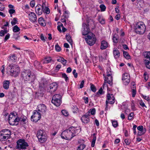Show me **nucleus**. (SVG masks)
I'll list each match as a JSON object with an SVG mask.
<instances>
[{"label": "nucleus", "mask_w": 150, "mask_h": 150, "mask_svg": "<svg viewBox=\"0 0 150 150\" xmlns=\"http://www.w3.org/2000/svg\"><path fill=\"white\" fill-rule=\"evenodd\" d=\"M61 99L62 96L60 95L56 94L53 96L51 102L56 106H59L62 103Z\"/></svg>", "instance_id": "423d86ee"}, {"label": "nucleus", "mask_w": 150, "mask_h": 150, "mask_svg": "<svg viewBox=\"0 0 150 150\" xmlns=\"http://www.w3.org/2000/svg\"><path fill=\"white\" fill-rule=\"evenodd\" d=\"M137 129L140 132L144 131V129H143V127L142 126H139L137 127Z\"/></svg>", "instance_id": "6e6d98bb"}, {"label": "nucleus", "mask_w": 150, "mask_h": 150, "mask_svg": "<svg viewBox=\"0 0 150 150\" xmlns=\"http://www.w3.org/2000/svg\"><path fill=\"white\" fill-rule=\"evenodd\" d=\"M27 143L25 142L24 140L20 139L17 142L16 147L18 150H23L26 149V147L28 146Z\"/></svg>", "instance_id": "39448f33"}, {"label": "nucleus", "mask_w": 150, "mask_h": 150, "mask_svg": "<svg viewBox=\"0 0 150 150\" xmlns=\"http://www.w3.org/2000/svg\"><path fill=\"white\" fill-rule=\"evenodd\" d=\"M134 102V101L133 100H132V103H131V107L132 109L133 110H136V108L135 107V104Z\"/></svg>", "instance_id": "49530a36"}, {"label": "nucleus", "mask_w": 150, "mask_h": 150, "mask_svg": "<svg viewBox=\"0 0 150 150\" xmlns=\"http://www.w3.org/2000/svg\"><path fill=\"white\" fill-rule=\"evenodd\" d=\"M1 28L4 29V30H1L0 31V37L4 36L8 32L6 28H5L4 27H2Z\"/></svg>", "instance_id": "393cba45"}, {"label": "nucleus", "mask_w": 150, "mask_h": 150, "mask_svg": "<svg viewBox=\"0 0 150 150\" xmlns=\"http://www.w3.org/2000/svg\"><path fill=\"white\" fill-rule=\"evenodd\" d=\"M44 21V18L42 17L38 19V22L39 24L44 27L46 25L45 23H43Z\"/></svg>", "instance_id": "a878e982"}, {"label": "nucleus", "mask_w": 150, "mask_h": 150, "mask_svg": "<svg viewBox=\"0 0 150 150\" xmlns=\"http://www.w3.org/2000/svg\"><path fill=\"white\" fill-rule=\"evenodd\" d=\"M84 81L83 80L81 82V83L80 85V88H82L83 87V85L84 84Z\"/></svg>", "instance_id": "338daca9"}, {"label": "nucleus", "mask_w": 150, "mask_h": 150, "mask_svg": "<svg viewBox=\"0 0 150 150\" xmlns=\"http://www.w3.org/2000/svg\"><path fill=\"white\" fill-rule=\"evenodd\" d=\"M82 122L84 123H87L89 121V117L83 116L81 118Z\"/></svg>", "instance_id": "c85d7f7f"}, {"label": "nucleus", "mask_w": 150, "mask_h": 150, "mask_svg": "<svg viewBox=\"0 0 150 150\" xmlns=\"http://www.w3.org/2000/svg\"><path fill=\"white\" fill-rule=\"evenodd\" d=\"M144 56L145 58L144 60H150V52H146L144 53Z\"/></svg>", "instance_id": "5701e85b"}, {"label": "nucleus", "mask_w": 150, "mask_h": 150, "mask_svg": "<svg viewBox=\"0 0 150 150\" xmlns=\"http://www.w3.org/2000/svg\"><path fill=\"white\" fill-rule=\"evenodd\" d=\"M66 38H67V40L68 41L70 44L72 45L73 42L72 39H71V36L69 34L68 35H66Z\"/></svg>", "instance_id": "2f4dec72"}, {"label": "nucleus", "mask_w": 150, "mask_h": 150, "mask_svg": "<svg viewBox=\"0 0 150 150\" xmlns=\"http://www.w3.org/2000/svg\"><path fill=\"white\" fill-rule=\"evenodd\" d=\"M84 100V103L86 104H87L88 103V97H83V98Z\"/></svg>", "instance_id": "680f3d73"}, {"label": "nucleus", "mask_w": 150, "mask_h": 150, "mask_svg": "<svg viewBox=\"0 0 150 150\" xmlns=\"http://www.w3.org/2000/svg\"><path fill=\"white\" fill-rule=\"evenodd\" d=\"M113 53L115 58L117 59L120 56V53L119 50L116 48L113 51Z\"/></svg>", "instance_id": "412c9836"}, {"label": "nucleus", "mask_w": 150, "mask_h": 150, "mask_svg": "<svg viewBox=\"0 0 150 150\" xmlns=\"http://www.w3.org/2000/svg\"><path fill=\"white\" fill-rule=\"evenodd\" d=\"M39 6H41L40 4H38L35 7V11L36 13L40 15H41L42 13L43 10L40 9L39 7Z\"/></svg>", "instance_id": "f3484780"}, {"label": "nucleus", "mask_w": 150, "mask_h": 150, "mask_svg": "<svg viewBox=\"0 0 150 150\" xmlns=\"http://www.w3.org/2000/svg\"><path fill=\"white\" fill-rule=\"evenodd\" d=\"M96 139V137L94 136L93 137V139L91 142V146L92 147H93L94 146L95 142Z\"/></svg>", "instance_id": "79ce46f5"}, {"label": "nucleus", "mask_w": 150, "mask_h": 150, "mask_svg": "<svg viewBox=\"0 0 150 150\" xmlns=\"http://www.w3.org/2000/svg\"><path fill=\"white\" fill-rule=\"evenodd\" d=\"M55 50L57 52H59L61 50V48L58 44L56 45L55 46Z\"/></svg>", "instance_id": "864d4df0"}, {"label": "nucleus", "mask_w": 150, "mask_h": 150, "mask_svg": "<svg viewBox=\"0 0 150 150\" xmlns=\"http://www.w3.org/2000/svg\"><path fill=\"white\" fill-rule=\"evenodd\" d=\"M133 88L132 89V97H134L136 94V90L135 89H134V87H133Z\"/></svg>", "instance_id": "5fc2aeb1"}, {"label": "nucleus", "mask_w": 150, "mask_h": 150, "mask_svg": "<svg viewBox=\"0 0 150 150\" xmlns=\"http://www.w3.org/2000/svg\"><path fill=\"white\" fill-rule=\"evenodd\" d=\"M52 60V59L51 57H47L45 58V59L42 61L43 63L44 64H47L50 62Z\"/></svg>", "instance_id": "c756f323"}, {"label": "nucleus", "mask_w": 150, "mask_h": 150, "mask_svg": "<svg viewBox=\"0 0 150 150\" xmlns=\"http://www.w3.org/2000/svg\"><path fill=\"white\" fill-rule=\"evenodd\" d=\"M91 90L94 92H95L96 91V87L93 84L91 83Z\"/></svg>", "instance_id": "4c0bfd02"}, {"label": "nucleus", "mask_w": 150, "mask_h": 150, "mask_svg": "<svg viewBox=\"0 0 150 150\" xmlns=\"http://www.w3.org/2000/svg\"><path fill=\"white\" fill-rule=\"evenodd\" d=\"M10 137L5 135L3 133L0 132V141H5L8 139Z\"/></svg>", "instance_id": "aec40b11"}, {"label": "nucleus", "mask_w": 150, "mask_h": 150, "mask_svg": "<svg viewBox=\"0 0 150 150\" xmlns=\"http://www.w3.org/2000/svg\"><path fill=\"white\" fill-rule=\"evenodd\" d=\"M113 42L115 43H116L118 42V39L117 38L113 36Z\"/></svg>", "instance_id": "0e129e2a"}, {"label": "nucleus", "mask_w": 150, "mask_h": 150, "mask_svg": "<svg viewBox=\"0 0 150 150\" xmlns=\"http://www.w3.org/2000/svg\"><path fill=\"white\" fill-rule=\"evenodd\" d=\"M71 129L70 127L68 129L63 131L61 134L62 138L69 140L76 136V135H73V133L71 132Z\"/></svg>", "instance_id": "f03ea898"}, {"label": "nucleus", "mask_w": 150, "mask_h": 150, "mask_svg": "<svg viewBox=\"0 0 150 150\" xmlns=\"http://www.w3.org/2000/svg\"><path fill=\"white\" fill-rule=\"evenodd\" d=\"M41 118L40 113L37 110H35L33 112V115L31 116V121L36 122L39 120Z\"/></svg>", "instance_id": "6e6552de"}, {"label": "nucleus", "mask_w": 150, "mask_h": 150, "mask_svg": "<svg viewBox=\"0 0 150 150\" xmlns=\"http://www.w3.org/2000/svg\"><path fill=\"white\" fill-rule=\"evenodd\" d=\"M45 9L43 10V12H45L47 14H49L50 13V10L49 8L47 7H45Z\"/></svg>", "instance_id": "8fccbe9b"}, {"label": "nucleus", "mask_w": 150, "mask_h": 150, "mask_svg": "<svg viewBox=\"0 0 150 150\" xmlns=\"http://www.w3.org/2000/svg\"><path fill=\"white\" fill-rule=\"evenodd\" d=\"M83 30L82 31L83 35H87L90 32L89 25H87L85 23H83Z\"/></svg>", "instance_id": "9d476101"}, {"label": "nucleus", "mask_w": 150, "mask_h": 150, "mask_svg": "<svg viewBox=\"0 0 150 150\" xmlns=\"http://www.w3.org/2000/svg\"><path fill=\"white\" fill-rule=\"evenodd\" d=\"M57 61L62 62L64 65H65L67 61L63 57H61L57 59Z\"/></svg>", "instance_id": "7c9ffc66"}, {"label": "nucleus", "mask_w": 150, "mask_h": 150, "mask_svg": "<svg viewBox=\"0 0 150 150\" xmlns=\"http://www.w3.org/2000/svg\"><path fill=\"white\" fill-rule=\"evenodd\" d=\"M16 117H14L11 118H8V122L9 124L12 125H17V124H15V120Z\"/></svg>", "instance_id": "cd10ccee"}, {"label": "nucleus", "mask_w": 150, "mask_h": 150, "mask_svg": "<svg viewBox=\"0 0 150 150\" xmlns=\"http://www.w3.org/2000/svg\"><path fill=\"white\" fill-rule=\"evenodd\" d=\"M0 132L3 133L4 134V135H5L8 136V137H10L11 132L8 129H5L1 131Z\"/></svg>", "instance_id": "a211bd4d"}, {"label": "nucleus", "mask_w": 150, "mask_h": 150, "mask_svg": "<svg viewBox=\"0 0 150 150\" xmlns=\"http://www.w3.org/2000/svg\"><path fill=\"white\" fill-rule=\"evenodd\" d=\"M104 76L105 79H104V83L103 84V87H104L105 86V84L106 83H108L110 85V86H112V76H109V77H107L106 78L105 76Z\"/></svg>", "instance_id": "9b49d317"}, {"label": "nucleus", "mask_w": 150, "mask_h": 150, "mask_svg": "<svg viewBox=\"0 0 150 150\" xmlns=\"http://www.w3.org/2000/svg\"><path fill=\"white\" fill-rule=\"evenodd\" d=\"M139 104L142 107H145L146 108V107L145 105V104L142 100L140 101Z\"/></svg>", "instance_id": "774afa93"}, {"label": "nucleus", "mask_w": 150, "mask_h": 150, "mask_svg": "<svg viewBox=\"0 0 150 150\" xmlns=\"http://www.w3.org/2000/svg\"><path fill=\"white\" fill-rule=\"evenodd\" d=\"M98 20L99 22L102 24H104L105 23V20L103 18L101 19L100 18H98Z\"/></svg>", "instance_id": "3c124183"}, {"label": "nucleus", "mask_w": 150, "mask_h": 150, "mask_svg": "<svg viewBox=\"0 0 150 150\" xmlns=\"http://www.w3.org/2000/svg\"><path fill=\"white\" fill-rule=\"evenodd\" d=\"M62 77L65 79V81H67L68 80V77L67 76V75L65 73L62 74Z\"/></svg>", "instance_id": "de8ad7c7"}, {"label": "nucleus", "mask_w": 150, "mask_h": 150, "mask_svg": "<svg viewBox=\"0 0 150 150\" xmlns=\"http://www.w3.org/2000/svg\"><path fill=\"white\" fill-rule=\"evenodd\" d=\"M144 64L146 67L148 69H150V60H144Z\"/></svg>", "instance_id": "473e14b6"}, {"label": "nucleus", "mask_w": 150, "mask_h": 150, "mask_svg": "<svg viewBox=\"0 0 150 150\" xmlns=\"http://www.w3.org/2000/svg\"><path fill=\"white\" fill-rule=\"evenodd\" d=\"M46 108V107L44 104H40L38 106L37 111L43 113L45 112Z\"/></svg>", "instance_id": "ddd939ff"}, {"label": "nucleus", "mask_w": 150, "mask_h": 150, "mask_svg": "<svg viewBox=\"0 0 150 150\" xmlns=\"http://www.w3.org/2000/svg\"><path fill=\"white\" fill-rule=\"evenodd\" d=\"M100 49L103 50L105 49L108 47V42L105 40H103L101 42Z\"/></svg>", "instance_id": "dca6fc26"}, {"label": "nucleus", "mask_w": 150, "mask_h": 150, "mask_svg": "<svg viewBox=\"0 0 150 150\" xmlns=\"http://www.w3.org/2000/svg\"><path fill=\"white\" fill-rule=\"evenodd\" d=\"M62 114L66 116H67L68 115V112L65 110H62Z\"/></svg>", "instance_id": "603ef678"}, {"label": "nucleus", "mask_w": 150, "mask_h": 150, "mask_svg": "<svg viewBox=\"0 0 150 150\" xmlns=\"http://www.w3.org/2000/svg\"><path fill=\"white\" fill-rule=\"evenodd\" d=\"M128 77H129L128 76V74L127 73H125L123 74L122 77V80L123 81H125V80L128 78Z\"/></svg>", "instance_id": "58836bf2"}, {"label": "nucleus", "mask_w": 150, "mask_h": 150, "mask_svg": "<svg viewBox=\"0 0 150 150\" xmlns=\"http://www.w3.org/2000/svg\"><path fill=\"white\" fill-rule=\"evenodd\" d=\"M46 135V134L44 130H40L37 132V137H42L43 135Z\"/></svg>", "instance_id": "6ab92c4d"}, {"label": "nucleus", "mask_w": 150, "mask_h": 150, "mask_svg": "<svg viewBox=\"0 0 150 150\" xmlns=\"http://www.w3.org/2000/svg\"><path fill=\"white\" fill-rule=\"evenodd\" d=\"M47 83V82L45 79L42 78L41 79L40 85V88L39 89V90H42V92L41 93L43 92L44 90V88Z\"/></svg>", "instance_id": "1a4fd4ad"}, {"label": "nucleus", "mask_w": 150, "mask_h": 150, "mask_svg": "<svg viewBox=\"0 0 150 150\" xmlns=\"http://www.w3.org/2000/svg\"><path fill=\"white\" fill-rule=\"evenodd\" d=\"M10 35L9 33H8L5 36L4 39V41L6 42L9 38Z\"/></svg>", "instance_id": "bf43d9fd"}, {"label": "nucleus", "mask_w": 150, "mask_h": 150, "mask_svg": "<svg viewBox=\"0 0 150 150\" xmlns=\"http://www.w3.org/2000/svg\"><path fill=\"white\" fill-rule=\"evenodd\" d=\"M18 23L17 19L16 18H14L13 21H11V24L12 25H16Z\"/></svg>", "instance_id": "ea45409f"}, {"label": "nucleus", "mask_w": 150, "mask_h": 150, "mask_svg": "<svg viewBox=\"0 0 150 150\" xmlns=\"http://www.w3.org/2000/svg\"><path fill=\"white\" fill-rule=\"evenodd\" d=\"M125 85L128 84L130 82V77H128V78L123 81Z\"/></svg>", "instance_id": "c03bdc74"}, {"label": "nucleus", "mask_w": 150, "mask_h": 150, "mask_svg": "<svg viewBox=\"0 0 150 150\" xmlns=\"http://www.w3.org/2000/svg\"><path fill=\"white\" fill-rule=\"evenodd\" d=\"M30 20L32 22H35L37 20V17L35 14L33 12H30L29 14Z\"/></svg>", "instance_id": "4468645a"}, {"label": "nucleus", "mask_w": 150, "mask_h": 150, "mask_svg": "<svg viewBox=\"0 0 150 150\" xmlns=\"http://www.w3.org/2000/svg\"><path fill=\"white\" fill-rule=\"evenodd\" d=\"M13 30L14 32L16 33L20 30V29L17 25H16L13 27Z\"/></svg>", "instance_id": "72a5a7b5"}, {"label": "nucleus", "mask_w": 150, "mask_h": 150, "mask_svg": "<svg viewBox=\"0 0 150 150\" xmlns=\"http://www.w3.org/2000/svg\"><path fill=\"white\" fill-rule=\"evenodd\" d=\"M112 126L114 127H116L118 126V123L117 121H113L112 122Z\"/></svg>", "instance_id": "a18cd8bd"}, {"label": "nucleus", "mask_w": 150, "mask_h": 150, "mask_svg": "<svg viewBox=\"0 0 150 150\" xmlns=\"http://www.w3.org/2000/svg\"><path fill=\"white\" fill-rule=\"evenodd\" d=\"M20 34V33L19 34H16V33H14L13 34V38L15 39L16 40L18 39V38L20 37V36L19 34Z\"/></svg>", "instance_id": "37998d69"}, {"label": "nucleus", "mask_w": 150, "mask_h": 150, "mask_svg": "<svg viewBox=\"0 0 150 150\" xmlns=\"http://www.w3.org/2000/svg\"><path fill=\"white\" fill-rule=\"evenodd\" d=\"M10 83L9 81L8 80H6L4 81L3 83V87L6 89H8L9 87Z\"/></svg>", "instance_id": "bb28decb"}, {"label": "nucleus", "mask_w": 150, "mask_h": 150, "mask_svg": "<svg viewBox=\"0 0 150 150\" xmlns=\"http://www.w3.org/2000/svg\"><path fill=\"white\" fill-rule=\"evenodd\" d=\"M35 5V2L34 0H32L30 3V5L33 8Z\"/></svg>", "instance_id": "13d9d810"}, {"label": "nucleus", "mask_w": 150, "mask_h": 150, "mask_svg": "<svg viewBox=\"0 0 150 150\" xmlns=\"http://www.w3.org/2000/svg\"><path fill=\"white\" fill-rule=\"evenodd\" d=\"M123 55L124 57L127 59H129L130 58V56L127 52L124 51Z\"/></svg>", "instance_id": "c9c22d12"}, {"label": "nucleus", "mask_w": 150, "mask_h": 150, "mask_svg": "<svg viewBox=\"0 0 150 150\" xmlns=\"http://www.w3.org/2000/svg\"><path fill=\"white\" fill-rule=\"evenodd\" d=\"M71 132L73 133V135H76L80 131L79 129H77L76 128L74 127H70Z\"/></svg>", "instance_id": "4be33fe9"}, {"label": "nucleus", "mask_w": 150, "mask_h": 150, "mask_svg": "<svg viewBox=\"0 0 150 150\" xmlns=\"http://www.w3.org/2000/svg\"><path fill=\"white\" fill-rule=\"evenodd\" d=\"M8 68L10 70L11 75L12 76L16 77L20 71V68L14 65L12 66H9Z\"/></svg>", "instance_id": "20e7f679"}, {"label": "nucleus", "mask_w": 150, "mask_h": 150, "mask_svg": "<svg viewBox=\"0 0 150 150\" xmlns=\"http://www.w3.org/2000/svg\"><path fill=\"white\" fill-rule=\"evenodd\" d=\"M16 57L15 54H12L9 57L8 60L9 61H14L16 59Z\"/></svg>", "instance_id": "f704fd0d"}, {"label": "nucleus", "mask_w": 150, "mask_h": 150, "mask_svg": "<svg viewBox=\"0 0 150 150\" xmlns=\"http://www.w3.org/2000/svg\"><path fill=\"white\" fill-rule=\"evenodd\" d=\"M21 76L24 81L29 82V86H33V84L36 79L35 75L30 70H25L21 72Z\"/></svg>", "instance_id": "f257e3e1"}, {"label": "nucleus", "mask_w": 150, "mask_h": 150, "mask_svg": "<svg viewBox=\"0 0 150 150\" xmlns=\"http://www.w3.org/2000/svg\"><path fill=\"white\" fill-rule=\"evenodd\" d=\"M106 100H108L110 104H112L115 102V98L112 94L110 95L109 93H108Z\"/></svg>", "instance_id": "f8f14e48"}, {"label": "nucleus", "mask_w": 150, "mask_h": 150, "mask_svg": "<svg viewBox=\"0 0 150 150\" xmlns=\"http://www.w3.org/2000/svg\"><path fill=\"white\" fill-rule=\"evenodd\" d=\"M58 85L56 83H53L50 85V91L51 92L55 91L57 89Z\"/></svg>", "instance_id": "2eb2a0df"}, {"label": "nucleus", "mask_w": 150, "mask_h": 150, "mask_svg": "<svg viewBox=\"0 0 150 150\" xmlns=\"http://www.w3.org/2000/svg\"><path fill=\"white\" fill-rule=\"evenodd\" d=\"M34 65L35 67L37 68H39L40 65V63L37 61H35L34 62Z\"/></svg>", "instance_id": "09e8293b"}, {"label": "nucleus", "mask_w": 150, "mask_h": 150, "mask_svg": "<svg viewBox=\"0 0 150 150\" xmlns=\"http://www.w3.org/2000/svg\"><path fill=\"white\" fill-rule=\"evenodd\" d=\"M103 89L102 88V87L100 88L99 90L96 93V96L97 97H98L99 94H100V95H102V94L103 93H104L103 92Z\"/></svg>", "instance_id": "e433bc0d"}, {"label": "nucleus", "mask_w": 150, "mask_h": 150, "mask_svg": "<svg viewBox=\"0 0 150 150\" xmlns=\"http://www.w3.org/2000/svg\"><path fill=\"white\" fill-rule=\"evenodd\" d=\"M91 112V115H94L95 113V109L94 108H93L92 109H90L89 110Z\"/></svg>", "instance_id": "4d7b16f0"}, {"label": "nucleus", "mask_w": 150, "mask_h": 150, "mask_svg": "<svg viewBox=\"0 0 150 150\" xmlns=\"http://www.w3.org/2000/svg\"><path fill=\"white\" fill-rule=\"evenodd\" d=\"M47 135H43L42 137H38L39 141L41 143H43L45 142L47 140Z\"/></svg>", "instance_id": "b1692460"}, {"label": "nucleus", "mask_w": 150, "mask_h": 150, "mask_svg": "<svg viewBox=\"0 0 150 150\" xmlns=\"http://www.w3.org/2000/svg\"><path fill=\"white\" fill-rule=\"evenodd\" d=\"M145 133V132H143V131L140 132L139 131L138 132V133L137 134V136H140L144 134Z\"/></svg>", "instance_id": "69168bd1"}, {"label": "nucleus", "mask_w": 150, "mask_h": 150, "mask_svg": "<svg viewBox=\"0 0 150 150\" xmlns=\"http://www.w3.org/2000/svg\"><path fill=\"white\" fill-rule=\"evenodd\" d=\"M9 12L10 15H11L15 12V11L14 9H11L9 10Z\"/></svg>", "instance_id": "e2e57ef3"}, {"label": "nucleus", "mask_w": 150, "mask_h": 150, "mask_svg": "<svg viewBox=\"0 0 150 150\" xmlns=\"http://www.w3.org/2000/svg\"><path fill=\"white\" fill-rule=\"evenodd\" d=\"M73 74L74 75V77L75 78H76L77 77L78 74L76 73V70L74 69L72 72Z\"/></svg>", "instance_id": "052dcab7"}, {"label": "nucleus", "mask_w": 150, "mask_h": 150, "mask_svg": "<svg viewBox=\"0 0 150 150\" xmlns=\"http://www.w3.org/2000/svg\"><path fill=\"white\" fill-rule=\"evenodd\" d=\"M134 31L137 33L140 34H142L145 31V27L143 24L141 22L137 23L134 27Z\"/></svg>", "instance_id": "7ed1b4c3"}, {"label": "nucleus", "mask_w": 150, "mask_h": 150, "mask_svg": "<svg viewBox=\"0 0 150 150\" xmlns=\"http://www.w3.org/2000/svg\"><path fill=\"white\" fill-rule=\"evenodd\" d=\"M100 7L101 11H104L105 10L106 7L103 4H101L100 6Z\"/></svg>", "instance_id": "a19ab883"}, {"label": "nucleus", "mask_w": 150, "mask_h": 150, "mask_svg": "<svg viewBox=\"0 0 150 150\" xmlns=\"http://www.w3.org/2000/svg\"><path fill=\"white\" fill-rule=\"evenodd\" d=\"M90 35H87V38H85V40L88 45L90 46H92L95 43L96 38L95 35L91 33H90Z\"/></svg>", "instance_id": "0eeeda50"}]
</instances>
